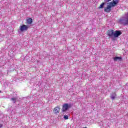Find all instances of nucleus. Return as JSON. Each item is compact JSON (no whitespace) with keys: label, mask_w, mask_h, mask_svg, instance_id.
<instances>
[{"label":"nucleus","mask_w":128,"mask_h":128,"mask_svg":"<svg viewBox=\"0 0 128 128\" xmlns=\"http://www.w3.org/2000/svg\"><path fill=\"white\" fill-rule=\"evenodd\" d=\"M72 108V104H64L62 106V112H64L68 110V108Z\"/></svg>","instance_id":"obj_1"},{"label":"nucleus","mask_w":128,"mask_h":128,"mask_svg":"<svg viewBox=\"0 0 128 128\" xmlns=\"http://www.w3.org/2000/svg\"><path fill=\"white\" fill-rule=\"evenodd\" d=\"M112 5L110 4H109V5H108L107 6L104 8V11H105L106 12L110 13L112 10Z\"/></svg>","instance_id":"obj_2"},{"label":"nucleus","mask_w":128,"mask_h":128,"mask_svg":"<svg viewBox=\"0 0 128 128\" xmlns=\"http://www.w3.org/2000/svg\"><path fill=\"white\" fill-rule=\"evenodd\" d=\"M28 26L26 25H22L20 26V32H24V30H28Z\"/></svg>","instance_id":"obj_3"},{"label":"nucleus","mask_w":128,"mask_h":128,"mask_svg":"<svg viewBox=\"0 0 128 128\" xmlns=\"http://www.w3.org/2000/svg\"><path fill=\"white\" fill-rule=\"evenodd\" d=\"M118 2H120V0H113L112 2L109 3V4H110L112 7H114L116 6Z\"/></svg>","instance_id":"obj_4"},{"label":"nucleus","mask_w":128,"mask_h":128,"mask_svg":"<svg viewBox=\"0 0 128 128\" xmlns=\"http://www.w3.org/2000/svg\"><path fill=\"white\" fill-rule=\"evenodd\" d=\"M120 34H122V32L120 30H116L114 32V38H118Z\"/></svg>","instance_id":"obj_5"},{"label":"nucleus","mask_w":128,"mask_h":128,"mask_svg":"<svg viewBox=\"0 0 128 128\" xmlns=\"http://www.w3.org/2000/svg\"><path fill=\"white\" fill-rule=\"evenodd\" d=\"M114 32V30H108L107 32V34L108 36H109V38H112Z\"/></svg>","instance_id":"obj_6"},{"label":"nucleus","mask_w":128,"mask_h":128,"mask_svg":"<svg viewBox=\"0 0 128 128\" xmlns=\"http://www.w3.org/2000/svg\"><path fill=\"white\" fill-rule=\"evenodd\" d=\"M60 108L58 106L54 108V114H58V112H60Z\"/></svg>","instance_id":"obj_7"},{"label":"nucleus","mask_w":128,"mask_h":128,"mask_svg":"<svg viewBox=\"0 0 128 128\" xmlns=\"http://www.w3.org/2000/svg\"><path fill=\"white\" fill-rule=\"evenodd\" d=\"M26 22L28 24H31L32 22V18L27 19Z\"/></svg>","instance_id":"obj_8"},{"label":"nucleus","mask_w":128,"mask_h":128,"mask_svg":"<svg viewBox=\"0 0 128 128\" xmlns=\"http://www.w3.org/2000/svg\"><path fill=\"white\" fill-rule=\"evenodd\" d=\"M116 94L115 92L112 93L111 94V98L112 100H114V98H116Z\"/></svg>","instance_id":"obj_9"},{"label":"nucleus","mask_w":128,"mask_h":128,"mask_svg":"<svg viewBox=\"0 0 128 128\" xmlns=\"http://www.w3.org/2000/svg\"><path fill=\"white\" fill-rule=\"evenodd\" d=\"M114 62H116V60H122V58L116 56L114 58Z\"/></svg>","instance_id":"obj_10"},{"label":"nucleus","mask_w":128,"mask_h":128,"mask_svg":"<svg viewBox=\"0 0 128 128\" xmlns=\"http://www.w3.org/2000/svg\"><path fill=\"white\" fill-rule=\"evenodd\" d=\"M104 4H106V3H102L98 7V8H104Z\"/></svg>","instance_id":"obj_11"},{"label":"nucleus","mask_w":128,"mask_h":128,"mask_svg":"<svg viewBox=\"0 0 128 128\" xmlns=\"http://www.w3.org/2000/svg\"><path fill=\"white\" fill-rule=\"evenodd\" d=\"M11 100H12L13 102L15 104L16 100V98H11Z\"/></svg>","instance_id":"obj_12"},{"label":"nucleus","mask_w":128,"mask_h":128,"mask_svg":"<svg viewBox=\"0 0 128 128\" xmlns=\"http://www.w3.org/2000/svg\"><path fill=\"white\" fill-rule=\"evenodd\" d=\"M64 120H68V116H64Z\"/></svg>","instance_id":"obj_13"},{"label":"nucleus","mask_w":128,"mask_h":128,"mask_svg":"<svg viewBox=\"0 0 128 128\" xmlns=\"http://www.w3.org/2000/svg\"><path fill=\"white\" fill-rule=\"evenodd\" d=\"M112 0H104V2H110Z\"/></svg>","instance_id":"obj_14"},{"label":"nucleus","mask_w":128,"mask_h":128,"mask_svg":"<svg viewBox=\"0 0 128 128\" xmlns=\"http://www.w3.org/2000/svg\"><path fill=\"white\" fill-rule=\"evenodd\" d=\"M2 128V124H0V128Z\"/></svg>","instance_id":"obj_15"},{"label":"nucleus","mask_w":128,"mask_h":128,"mask_svg":"<svg viewBox=\"0 0 128 128\" xmlns=\"http://www.w3.org/2000/svg\"><path fill=\"white\" fill-rule=\"evenodd\" d=\"M88 128L86 126V127H84V128Z\"/></svg>","instance_id":"obj_16"},{"label":"nucleus","mask_w":128,"mask_h":128,"mask_svg":"<svg viewBox=\"0 0 128 128\" xmlns=\"http://www.w3.org/2000/svg\"><path fill=\"white\" fill-rule=\"evenodd\" d=\"M2 92V91L0 90V93Z\"/></svg>","instance_id":"obj_17"}]
</instances>
